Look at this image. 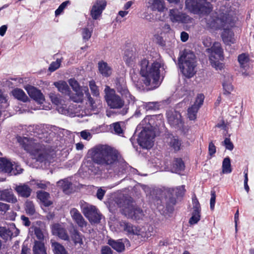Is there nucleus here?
<instances>
[{"instance_id":"obj_19","label":"nucleus","mask_w":254,"mask_h":254,"mask_svg":"<svg viewBox=\"0 0 254 254\" xmlns=\"http://www.w3.org/2000/svg\"><path fill=\"white\" fill-rule=\"evenodd\" d=\"M192 216L189 220L191 225L196 224L200 219V205L195 197L192 198Z\"/></svg>"},{"instance_id":"obj_35","label":"nucleus","mask_w":254,"mask_h":254,"mask_svg":"<svg viewBox=\"0 0 254 254\" xmlns=\"http://www.w3.org/2000/svg\"><path fill=\"white\" fill-rule=\"evenodd\" d=\"M54 84L58 88V91L62 94L65 95L69 94L70 89L66 82L64 81H59L54 82Z\"/></svg>"},{"instance_id":"obj_14","label":"nucleus","mask_w":254,"mask_h":254,"mask_svg":"<svg viewBox=\"0 0 254 254\" xmlns=\"http://www.w3.org/2000/svg\"><path fill=\"white\" fill-rule=\"evenodd\" d=\"M122 213L126 217L135 220H139L144 215L142 209L132 204H128L122 209Z\"/></svg>"},{"instance_id":"obj_52","label":"nucleus","mask_w":254,"mask_h":254,"mask_svg":"<svg viewBox=\"0 0 254 254\" xmlns=\"http://www.w3.org/2000/svg\"><path fill=\"white\" fill-rule=\"evenodd\" d=\"M62 60L58 59L56 61L53 62L49 67V70L51 72H53L59 68L62 63Z\"/></svg>"},{"instance_id":"obj_37","label":"nucleus","mask_w":254,"mask_h":254,"mask_svg":"<svg viewBox=\"0 0 254 254\" xmlns=\"http://www.w3.org/2000/svg\"><path fill=\"white\" fill-rule=\"evenodd\" d=\"M37 197L45 206H49L52 202L49 200V194L45 191H40L37 193Z\"/></svg>"},{"instance_id":"obj_42","label":"nucleus","mask_w":254,"mask_h":254,"mask_svg":"<svg viewBox=\"0 0 254 254\" xmlns=\"http://www.w3.org/2000/svg\"><path fill=\"white\" fill-rule=\"evenodd\" d=\"M169 145L175 151H178L180 150L182 145L181 140L177 137H172L170 138Z\"/></svg>"},{"instance_id":"obj_32","label":"nucleus","mask_w":254,"mask_h":254,"mask_svg":"<svg viewBox=\"0 0 254 254\" xmlns=\"http://www.w3.org/2000/svg\"><path fill=\"white\" fill-rule=\"evenodd\" d=\"M11 170L12 162L5 158L0 157V171L8 173Z\"/></svg>"},{"instance_id":"obj_27","label":"nucleus","mask_w":254,"mask_h":254,"mask_svg":"<svg viewBox=\"0 0 254 254\" xmlns=\"http://www.w3.org/2000/svg\"><path fill=\"white\" fill-rule=\"evenodd\" d=\"M224 43L228 45L234 44L235 42L234 33L230 29H225L221 35Z\"/></svg>"},{"instance_id":"obj_3","label":"nucleus","mask_w":254,"mask_h":254,"mask_svg":"<svg viewBox=\"0 0 254 254\" xmlns=\"http://www.w3.org/2000/svg\"><path fill=\"white\" fill-rule=\"evenodd\" d=\"M88 154L95 163L110 170L117 163L118 153L107 145H98L89 150Z\"/></svg>"},{"instance_id":"obj_61","label":"nucleus","mask_w":254,"mask_h":254,"mask_svg":"<svg viewBox=\"0 0 254 254\" xmlns=\"http://www.w3.org/2000/svg\"><path fill=\"white\" fill-rule=\"evenodd\" d=\"M80 135L83 139L87 140H89L92 137V135L90 132L86 130H83L81 131Z\"/></svg>"},{"instance_id":"obj_20","label":"nucleus","mask_w":254,"mask_h":254,"mask_svg":"<svg viewBox=\"0 0 254 254\" xmlns=\"http://www.w3.org/2000/svg\"><path fill=\"white\" fill-rule=\"evenodd\" d=\"M29 96L39 104H42L45 101L44 95L41 92L35 87L28 85L25 88Z\"/></svg>"},{"instance_id":"obj_44","label":"nucleus","mask_w":254,"mask_h":254,"mask_svg":"<svg viewBox=\"0 0 254 254\" xmlns=\"http://www.w3.org/2000/svg\"><path fill=\"white\" fill-rule=\"evenodd\" d=\"M222 85L223 87L224 94L225 95H230L234 89L233 86L232 85L231 82L225 80L223 82Z\"/></svg>"},{"instance_id":"obj_43","label":"nucleus","mask_w":254,"mask_h":254,"mask_svg":"<svg viewBox=\"0 0 254 254\" xmlns=\"http://www.w3.org/2000/svg\"><path fill=\"white\" fill-rule=\"evenodd\" d=\"M75 92V93H71L70 91L69 94H67L69 97V99L74 102H81L83 99V93L82 91Z\"/></svg>"},{"instance_id":"obj_23","label":"nucleus","mask_w":254,"mask_h":254,"mask_svg":"<svg viewBox=\"0 0 254 254\" xmlns=\"http://www.w3.org/2000/svg\"><path fill=\"white\" fill-rule=\"evenodd\" d=\"M52 232L54 235L58 236L64 240H68L69 236L65 229L60 224H55L53 225Z\"/></svg>"},{"instance_id":"obj_22","label":"nucleus","mask_w":254,"mask_h":254,"mask_svg":"<svg viewBox=\"0 0 254 254\" xmlns=\"http://www.w3.org/2000/svg\"><path fill=\"white\" fill-rule=\"evenodd\" d=\"M70 214L72 219L79 227H84L86 226V222L80 212L76 208H72L70 210Z\"/></svg>"},{"instance_id":"obj_47","label":"nucleus","mask_w":254,"mask_h":254,"mask_svg":"<svg viewBox=\"0 0 254 254\" xmlns=\"http://www.w3.org/2000/svg\"><path fill=\"white\" fill-rule=\"evenodd\" d=\"M89 86L92 94L94 96L98 97L99 95V91L98 87L95 84V82L93 80L90 81L89 83Z\"/></svg>"},{"instance_id":"obj_50","label":"nucleus","mask_w":254,"mask_h":254,"mask_svg":"<svg viewBox=\"0 0 254 254\" xmlns=\"http://www.w3.org/2000/svg\"><path fill=\"white\" fill-rule=\"evenodd\" d=\"M68 83L74 92L82 91L79 83L74 79H69Z\"/></svg>"},{"instance_id":"obj_60","label":"nucleus","mask_w":254,"mask_h":254,"mask_svg":"<svg viewBox=\"0 0 254 254\" xmlns=\"http://www.w3.org/2000/svg\"><path fill=\"white\" fill-rule=\"evenodd\" d=\"M73 237L75 243L82 244V239L79 232L75 231Z\"/></svg>"},{"instance_id":"obj_31","label":"nucleus","mask_w":254,"mask_h":254,"mask_svg":"<svg viewBox=\"0 0 254 254\" xmlns=\"http://www.w3.org/2000/svg\"><path fill=\"white\" fill-rule=\"evenodd\" d=\"M185 164L181 158H176L173 163L171 170L172 172L176 173H180L185 169Z\"/></svg>"},{"instance_id":"obj_29","label":"nucleus","mask_w":254,"mask_h":254,"mask_svg":"<svg viewBox=\"0 0 254 254\" xmlns=\"http://www.w3.org/2000/svg\"><path fill=\"white\" fill-rule=\"evenodd\" d=\"M58 186L60 187L64 193L69 194L72 190V183L68 178L64 179L58 182Z\"/></svg>"},{"instance_id":"obj_8","label":"nucleus","mask_w":254,"mask_h":254,"mask_svg":"<svg viewBox=\"0 0 254 254\" xmlns=\"http://www.w3.org/2000/svg\"><path fill=\"white\" fill-rule=\"evenodd\" d=\"M106 95L105 99L108 105L112 109H121L119 114L125 115L128 111V108L124 107V101L121 98L115 93L113 89H110L109 87H106L105 89Z\"/></svg>"},{"instance_id":"obj_36","label":"nucleus","mask_w":254,"mask_h":254,"mask_svg":"<svg viewBox=\"0 0 254 254\" xmlns=\"http://www.w3.org/2000/svg\"><path fill=\"white\" fill-rule=\"evenodd\" d=\"M34 254H47L45 245L40 241H35L33 248Z\"/></svg>"},{"instance_id":"obj_45","label":"nucleus","mask_w":254,"mask_h":254,"mask_svg":"<svg viewBox=\"0 0 254 254\" xmlns=\"http://www.w3.org/2000/svg\"><path fill=\"white\" fill-rule=\"evenodd\" d=\"M25 211L29 215H33L35 212L34 204L32 201H27L25 203Z\"/></svg>"},{"instance_id":"obj_9","label":"nucleus","mask_w":254,"mask_h":254,"mask_svg":"<svg viewBox=\"0 0 254 254\" xmlns=\"http://www.w3.org/2000/svg\"><path fill=\"white\" fill-rule=\"evenodd\" d=\"M186 7L190 12L198 15L206 14L211 12L213 9L212 5L208 1L199 0H186Z\"/></svg>"},{"instance_id":"obj_62","label":"nucleus","mask_w":254,"mask_h":254,"mask_svg":"<svg viewBox=\"0 0 254 254\" xmlns=\"http://www.w3.org/2000/svg\"><path fill=\"white\" fill-rule=\"evenodd\" d=\"M202 43L203 45L205 47H209L211 46L212 44V40L211 38L208 36L204 37L202 38Z\"/></svg>"},{"instance_id":"obj_18","label":"nucleus","mask_w":254,"mask_h":254,"mask_svg":"<svg viewBox=\"0 0 254 254\" xmlns=\"http://www.w3.org/2000/svg\"><path fill=\"white\" fill-rule=\"evenodd\" d=\"M106 6L105 0H96L90 10V15L93 19L96 20L102 14Z\"/></svg>"},{"instance_id":"obj_17","label":"nucleus","mask_w":254,"mask_h":254,"mask_svg":"<svg viewBox=\"0 0 254 254\" xmlns=\"http://www.w3.org/2000/svg\"><path fill=\"white\" fill-rule=\"evenodd\" d=\"M107 244L118 253H122L125 250V246H130L129 241L126 238L114 240L110 239Z\"/></svg>"},{"instance_id":"obj_48","label":"nucleus","mask_w":254,"mask_h":254,"mask_svg":"<svg viewBox=\"0 0 254 254\" xmlns=\"http://www.w3.org/2000/svg\"><path fill=\"white\" fill-rule=\"evenodd\" d=\"M69 4L70 1L69 0L65 1L61 3L55 12V16H58L60 15L63 12L65 7Z\"/></svg>"},{"instance_id":"obj_7","label":"nucleus","mask_w":254,"mask_h":254,"mask_svg":"<svg viewBox=\"0 0 254 254\" xmlns=\"http://www.w3.org/2000/svg\"><path fill=\"white\" fill-rule=\"evenodd\" d=\"M50 98L52 102L57 106L58 111L62 114L71 117H83L87 115L85 111L81 110L80 107H75L76 105H70L67 108L66 105L64 104L63 101L59 95L51 93Z\"/></svg>"},{"instance_id":"obj_59","label":"nucleus","mask_w":254,"mask_h":254,"mask_svg":"<svg viewBox=\"0 0 254 254\" xmlns=\"http://www.w3.org/2000/svg\"><path fill=\"white\" fill-rule=\"evenodd\" d=\"M143 106L146 110H155L156 108V103L152 102L143 103Z\"/></svg>"},{"instance_id":"obj_5","label":"nucleus","mask_w":254,"mask_h":254,"mask_svg":"<svg viewBox=\"0 0 254 254\" xmlns=\"http://www.w3.org/2000/svg\"><path fill=\"white\" fill-rule=\"evenodd\" d=\"M211 12L203 14L205 17L201 19V25L206 29L217 30L229 25L232 26L234 24L233 17L229 13Z\"/></svg>"},{"instance_id":"obj_58","label":"nucleus","mask_w":254,"mask_h":254,"mask_svg":"<svg viewBox=\"0 0 254 254\" xmlns=\"http://www.w3.org/2000/svg\"><path fill=\"white\" fill-rule=\"evenodd\" d=\"M216 195L215 191H211V198L210 200V207L211 210H213L215 203Z\"/></svg>"},{"instance_id":"obj_26","label":"nucleus","mask_w":254,"mask_h":254,"mask_svg":"<svg viewBox=\"0 0 254 254\" xmlns=\"http://www.w3.org/2000/svg\"><path fill=\"white\" fill-rule=\"evenodd\" d=\"M15 190L19 196L25 198L30 196L32 191L30 187L25 184L16 186Z\"/></svg>"},{"instance_id":"obj_10","label":"nucleus","mask_w":254,"mask_h":254,"mask_svg":"<svg viewBox=\"0 0 254 254\" xmlns=\"http://www.w3.org/2000/svg\"><path fill=\"white\" fill-rule=\"evenodd\" d=\"M208 53L210 52L209 60L212 66L216 69L221 70L223 68V64L219 61L224 59L223 50L221 44L219 42H215L211 48L207 49Z\"/></svg>"},{"instance_id":"obj_55","label":"nucleus","mask_w":254,"mask_h":254,"mask_svg":"<svg viewBox=\"0 0 254 254\" xmlns=\"http://www.w3.org/2000/svg\"><path fill=\"white\" fill-rule=\"evenodd\" d=\"M10 205L7 203L0 202V214L4 215L9 210Z\"/></svg>"},{"instance_id":"obj_11","label":"nucleus","mask_w":254,"mask_h":254,"mask_svg":"<svg viewBox=\"0 0 254 254\" xmlns=\"http://www.w3.org/2000/svg\"><path fill=\"white\" fill-rule=\"evenodd\" d=\"M80 206L84 215L90 222L98 223L101 219V214L98 209L94 205L85 201H81Z\"/></svg>"},{"instance_id":"obj_25","label":"nucleus","mask_w":254,"mask_h":254,"mask_svg":"<svg viewBox=\"0 0 254 254\" xmlns=\"http://www.w3.org/2000/svg\"><path fill=\"white\" fill-rule=\"evenodd\" d=\"M168 191L172 195V197L170 198V202L172 205H173L175 204L176 200L173 196L175 195L178 197L182 196L185 194L186 191L185 186L184 185H182L175 188H170Z\"/></svg>"},{"instance_id":"obj_57","label":"nucleus","mask_w":254,"mask_h":254,"mask_svg":"<svg viewBox=\"0 0 254 254\" xmlns=\"http://www.w3.org/2000/svg\"><path fill=\"white\" fill-rule=\"evenodd\" d=\"M85 89L84 90L85 95L88 98V100L92 107V108H94L95 107V105H94L95 102L94 101L93 99L92 98V97L90 96V94L88 91V89L87 87H85Z\"/></svg>"},{"instance_id":"obj_53","label":"nucleus","mask_w":254,"mask_h":254,"mask_svg":"<svg viewBox=\"0 0 254 254\" xmlns=\"http://www.w3.org/2000/svg\"><path fill=\"white\" fill-rule=\"evenodd\" d=\"M23 169L17 164L14 162V164L12 163V170L11 172H9L10 175H16L22 173Z\"/></svg>"},{"instance_id":"obj_40","label":"nucleus","mask_w":254,"mask_h":254,"mask_svg":"<svg viewBox=\"0 0 254 254\" xmlns=\"http://www.w3.org/2000/svg\"><path fill=\"white\" fill-rule=\"evenodd\" d=\"M124 125L123 122H116L110 125V129L112 132L115 134L121 135L123 134V129L122 126Z\"/></svg>"},{"instance_id":"obj_41","label":"nucleus","mask_w":254,"mask_h":254,"mask_svg":"<svg viewBox=\"0 0 254 254\" xmlns=\"http://www.w3.org/2000/svg\"><path fill=\"white\" fill-rule=\"evenodd\" d=\"M222 169L223 174H229L232 172L231 161L229 157H227L223 159Z\"/></svg>"},{"instance_id":"obj_1","label":"nucleus","mask_w":254,"mask_h":254,"mask_svg":"<svg viewBox=\"0 0 254 254\" xmlns=\"http://www.w3.org/2000/svg\"><path fill=\"white\" fill-rule=\"evenodd\" d=\"M27 130L30 133L36 134L35 137H20L18 139V142L24 150L33 156L37 161L44 163L45 165H49L54 157L55 153L53 150H49L42 144L43 142L48 141L47 133L44 132L43 128L39 125H30Z\"/></svg>"},{"instance_id":"obj_30","label":"nucleus","mask_w":254,"mask_h":254,"mask_svg":"<svg viewBox=\"0 0 254 254\" xmlns=\"http://www.w3.org/2000/svg\"><path fill=\"white\" fill-rule=\"evenodd\" d=\"M149 6L152 10L163 12L166 9L163 0H152L149 2Z\"/></svg>"},{"instance_id":"obj_56","label":"nucleus","mask_w":254,"mask_h":254,"mask_svg":"<svg viewBox=\"0 0 254 254\" xmlns=\"http://www.w3.org/2000/svg\"><path fill=\"white\" fill-rule=\"evenodd\" d=\"M223 145L225 146L226 149L232 150L234 148V145L233 143L231 141L229 138H226L224 141L223 142Z\"/></svg>"},{"instance_id":"obj_15","label":"nucleus","mask_w":254,"mask_h":254,"mask_svg":"<svg viewBox=\"0 0 254 254\" xmlns=\"http://www.w3.org/2000/svg\"><path fill=\"white\" fill-rule=\"evenodd\" d=\"M169 124L176 128L181 129L183 127V122L180 113L174 110H170L166 113Z\"/></svg>"},{"instance_id":"obj_4","label":"nucleus","mask_w":254,"mask_h":254,"mask_svg":"<svg viewBox=\"0 0 254 254\" xmlns=\"http://www.w3.org/2000/svg\"><path fill=\"white\" fill-rule=\"evenodd\" d=\"M157 115L147 116L137 126V129L142 128L137 139L138 144L143 148L149 149L153 145L156 127L158 123Z\"/></svg>"},{"instance_id":"obj_2","label":"nucleus","mask_w":254,"mask_h":254,"mask_svg":"<svg viewBox=\"0 0 254 254\" xmlns=\"http://www.w3.org/2000/svg\"><path fill=\"white\" fill-rule=\"evenodd\" d=\"M158 58L149 64L148 60L144 59L139 64L140 74L142 81L146 86L156 88L160 84V79H163L165 74L166 66L159 55Z\"/></svg>"},{"instance_id":"obj_49","label":"nucleus","mask_w":254,"mask_h":254,"mask_svg":"<svg viewBox=\"0 0 254 254\" xmlns=\"http://www.w3.org/2000/svg\"><path fill=\"white\" fill-rule=\"evenodd\" d=\"M238 60L241 66L245 67V64H247L249 61V57L246 54H242L238 56Z\"/></svg>"},{"instance_id":"obj_6","label":"nucleus","mask_w":254,"mask_h":254,"mask_svg":"<svg viewBox=\"0 0 254 254\" xmlns=\"http://www.w3.org/2000/svg\"><path fill=\"white\" fill-rule=\"evenodd\" d=\"M179 62L181 71L186 77L191 78L195 74L196 61L192 52L185 50L179 58Z\"/></svg>"},{"instance_id":"obj_39","label":"nucleus","mask_w":254,"mask_h":254,"mask_svg":"<svg viewBox=\"0 0 254 254\" xmlns=\"http://www.w3.org/2000/svg\"><path fill=\"white\" fill-rule=\"evenodd\" d=\"M152 228L146 230L145 228H137V234L135 235L139 236L143 238H148L152 235Z\"/></svg>"},{"instance_id":"obj_21","label":"nucleus","mask_w":254,"mask_h":254,"mask_svg":"<svg viewBox=\"0 0 254 254\" xmlns=\"http://www.w3.org/2000/svg\"><path fill=\"white\" fill-rule=\"evenodd\" d=\"M0 200L11 203H15L17 201L16 197L11 189L0 190Z\"/></svg>"},{"instance_id":"obj_34","label":"nucleus","mask_w":254,"mask_h":254,"mask_svg":"<svg viewBox=\"0 0 254 254\" xmlns=\"http://www.w3.org/2000/svg\"><path fill=\"white\" fill-rule=\"evenodd\" d=\"M123 59L128 66H131L134 64L135 60L134 52L132 50H126Z\"/></svg>"},{"instance_id":"obj_38","label":"nucleus","mask_w":254,"mask_h":254,"mask_svg":"<svg viewBox=\"0 0 254 254\" xmlns=\"http://www.w3.org/2000/svg\"><path fill=\"white\" fill-rule=\"evenodd\" d=\"M51 246L54 254H68L64 247L58 242H52Z\"/></svg>"},{"instance_id":"obj_51","label":"nucleus","mask_w":254,"mask_h":254,"mask_svg":"<svg viewBox=\"0 0 254 254\" xmlns=\"http://www.w3.org/2000/svg\"><path fill=\"white\" fill-rule=\"evenodd\" d=\"M10 232L5 227H0V237L7 240L10 235Z\"/></svg>"},{"instance_id":"obj_12","label":"nucleus","mask_w":254,"mask_h":254,"mask_svg":"<svg viewBox=\"0 0 254 254\" xmlns=\"http://www.w3.org/2000/svg\"><path fill=\"white\" fill-rule=\"evenodd\" d=\"M169 17L171 21L174 23L188 24L190 23L192 20L190 16L177 8L170 9Z\"/></svg>"},{"instance_id":"obj_13","label":"nucleus","mask_w":254,"mask_h":254,"mask_svg":"<svg viewBox=\"0 0 254 254\" xmlns=\"http://www.w3.org/2000/svg\"><path fill=\"white\" fill-rule=\"evenodd\" d=\"M116 88L117 91L123 96L125 97L130 103H133L135 98L129 93L126 85V82L124 78H119L115 81Z\"/></svg>"},{"instance_id":"obj_63","label":"nucleus","mask_w":254,"mask_h":254,"mask_svg":"<svg viewBox=\"0 0 254 254\" xmlns=\"http://www.w3.org/2000/svg\"><path fill=\"white\" fill-rule=\"evenodd\" d=\"M208 151L209 154L211 156L216 152V147L212 141L209 143Z\"/></svg>"},{"instance_id":"obj_46","label":"nucleus","mask_w":254,"mask_h":254,"mask_svg":"<svg viewBox=\"0 0 254 254\" xmlns=\"http://www.w3.org/2000/svg\"><path fill=\"white\" fill-rule=\"evenodd\" d=\"M92 33V30L87 28H84L82 30V37L84 42H86L90 38Z\"/></svg>"},{"instance_id":"obj_64","label":"nucleus","mask_w":254,"mask_h":254,"mask_svg":"<svg viewBox=\"0 0 254 254\" xmlns=\"http://www.w3.org/2000/svg\"><path fill=\"white\" fill-rule=\"evenodd\" d=\"M102 254H113V251L109 246H104L101 250Z\"/></svg>"},{"instance_id":"obj_54","label":"nucleus","mask_w":254,"mask_h":254,"mask_svg":"<svg viewBox=\"0 0 254 254\" xmlns=\"http://www.w3.org/2000/svg\"><path fill=\"white\" fill-rule=\"evenodd\" d=\"M0 102L1 103L4 104V108H6L8 106L7 96L0 89Z\"/></svg>"},{"instance_id":"obj_16","label":"nucleus","mask_w":254,"mask_h":254,"mask_svg":"<svg viewBox=\"0 0 254 254\" xmlns=\"http://www.w3.org/2000/svg\"><path fill=\"white\" fill-rule=\"evenodd\" d=\"M204 96L202 94H198L193 105L188 110V115L190 120H194L196 118V114L198 109L203 104Z\"/></svg>"},{"instance_id":"obj_28","label":"nucleus","mask_w":254,"mask_h":254,"mask_svg":"<svg viewBox=\"0 0 254 254\" xmlns=\"http://www.w3.org/2000/svg\"><path fill=\"white\" fill-rule=\"evenodd\" d=\"M98 69L100 73L105 77H109L112 74V68L108 64L104 62L101 61L98 63Z\"/></svg>"},{"instance_id":"obj_24","label":"nucleus","mask_w":254,"mask_h":254,"mask_svg":"<svg viewBox=\"0 0 254 254\" xmlns=\"http://www.w3.org/2000/svg\"><path fill=\"white\" fill-rule=\"evenodd\" d=\"M120 228L123 230L127 235H134L137 234V227L126 221L119 222Z\"/></svg>"},{"instance_id":"obj_33","label":"nucleus","mask_w":254,"mask_h":254,"mask_svg":"<svg viewBox=\"0 0 254 254\" xmlns=\"http://www.w3.org/2000/svg\"><path fill=\"white\" fill-rule=\"evenodd\" d=\"M12 95L17 100L26 102L28 100V97L23 90L20 88H15L11 91Z\"/></svg>"}]
</instances>
